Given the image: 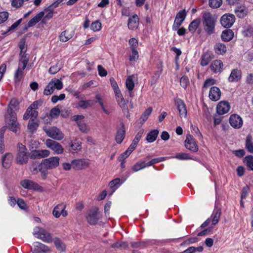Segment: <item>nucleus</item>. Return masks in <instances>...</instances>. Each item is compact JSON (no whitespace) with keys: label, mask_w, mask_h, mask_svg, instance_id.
I'll return each instance as SVG.
<instances>
[{"label":"nucleus","mask_w":253,"mask_h":253,"mask_svg":"<svg viewBox=\"0 0 253 253\" xmlns=\"http://www.w3.org/2000/svg\"><path fill=\"white\" fill-rule=\"evenodd\" d=\"M49 83L52 85V87L54 89L57 90L61 89L63 87V83L61 81V79H58L56 78H54L52 79Z\"/></svg>","instance_id":"obj_38"},{"label":"nucleus","mask_w":253,"mask_h":253,"mask_svg":"<svg viewBox=\"0 0 253 253\" xmlns=\"http://www.w3.org/2000/svg\"><path fill=\"white\" fill-rule=\"evenodd\" d=\"M152 111V108L151 107H149L142 114L141 117V119L143 121H145L151 114Z\"/></svg>","instance_id":"obj_56"},{"label":"nucleus","mask_w":253,"mask_h":253,"mask_svg":"<svg viewBox=\"0 0 253 253\" xmlns=\"http://www.w3.org/2000/svg\"><path fill=\"white\" fill-rule=\"evenodd\" d=\"M203 25L204 29L209 35L214 32L215 20L212 14L209 12H205L203 15Z\"/></svg>","instance_id":"obj_3"},{"label":"nucleus","mask_w":253,"mask_h":253,"mask_svg":"<svg viewBox=\"0 0 253 253\" xmlns=\"http://www.w3.org/2000/svg\"><path fill=\"white\" fill-rule=\"evenodd\" d=\"M189 79L186 76H183L181 78L180 80V84L181 86L184 88H186L189 84Z\"/></svg>","instance_id":"obj_57"},{"label":"nucleus","mask_w":253,"mask_h":253,"mask_svg":"<svg viewBox=\"0 0 253 253\" xmlns=\"http://www.w3.org/2000/svg\"><path fill=\"white\" fill-rule=\"evenodd\" d=\"M246 82L250 86H253V73L247 75L246 78Z\"/></svg>","instance_id":"obj_64"},{"label":"nucleus","mask_w":253,"mask_h":253,"mask_svg":"<svg viewBox=\"0 0 253 253\" xmlns=\"http://www.w3.org/2000/svg\"><path fill=\"white\" fill-rule=\"evenodd\" d=\"M45 144L47 148L54 151L57 154H61L63 153L64 149L63 147L56 141L48 139L46 140Z\"/></svg>","instance_id":"obj_10"},{"label":"nucleus","mask_w":253,"mask_h":253,"mask_svg":"<svg viewBox=\"0 0 253 253\" xmlns=\"http://www.w3.org/2000/svg\"><path fill=\"white\" fill-rule=\"evenodd\" d=\"M242 34L245 37L253 36V27L250 25H246L243 27Z\"/></svg>","instance_id":"obj_39"},{"label":"nucleus","mask_w":253,"mask_h":253,"mask_svg":"<svg viewBox=\"0 0 253 253\" xmlns=\"http://www.w3.org/2000/svg\"><path fill=\"white\" fill-rule=\"evenodd\" d=\"M17 205L22 210H26L27 209V206L25 201L22 199H17Z\"/></svg>","instance_id":"obj_58"},{"label":"nucleus","mask_w":253,"mask_h":253,"mask_svg":"<svg viewBox=\"0 0 253 253\" xmlns=\"http://www.w3.org/2000/svg\"><path fill=\"white\" fill-rule=\"evenodd\" d=\"M33 234L35 237L45 243H50L53 241L51 234L42 227H35L34 228Z\"/></svg>","instance_id":"obj_4"},{"label":"nucleus","mask_w":253,"mask_h":253,"mask_svg":"<svg viewBox=\"0 0 253 253\" xmlns=\"http://www.w3.org/2000/svg\"><path fill=\"white\" fill-rule=\"evenodd\" d=\"M40 101H34L26 110L23 115L24 120H28L31 119L34 120L38 116V112L37 109L39 106L41 105Z\"/></svg>","instance_id":"obj_5"},{"label":"nucleus","mask_w":253,"mask_h":253,"mask_svg":"<svg viewBox=\"0 0 253 253\" xmlns=\"http://www.w3.org/2000/svg\"><path fill=\"white\" fill-rule=\"evenodd\" d=\"M200 22L201 20L200 19H196L193 20L192 22L190 23V24L189 25V31L191 33H194L196 31L199 25H200Z\"/></svg>","instance_id":"obj_40"},{"label":"nucleus","mask_w":253,"mask_h":253,"mask_svg":"<svg viewBox=\"0 0 253 253\" xmlns=\"http://www.w3.org/2000/svg\"><path fill=\"white\" fill-rule=\"evenodd\" d=\"M78 125L81 131L83 132H87L89 131V127L84 122H78Z\"/></svg>","instance_id":"obj_55"},{"label":"nucleus","mask_w":253,"mask_h":253,"mask_svg":"<svg viewBox=\"0 0 253 253\" xmlns=\"http://www.w3.org/2000/svg\"><path fill=\"white\" fill-rule=\"evenodd\" d=\"M215 84L216 81L214 79L209 78L205 81L203 87L207 88Z\"/></svg>","instance_id":"obj_61"},{"label":"nucleus","mask_w":253,"mask_h":253,"mask_svg":"<svg viewBox=\"0 0 253 253\" xmlns=\"http://www.w3.org/2000/svg\"><path fill=\"white\" fill-rule=\"evenodd\" d=\"M247 165L251 170H253V156H248L245 157Z\"/></svg>","instance_id":"obj_53"},{"label":"nucleus","mask_w":253,"mask_h":253,"mask_svg":"<svg viewBox=\"0 0 253 253\" xmlns=\"http://www.w3.org/2000/svg\"><path fill=\"white\" fill-rule=\"evenodd\" d=\"M101 218L98 209L94 208L91 210L86 216L87 222L91 225L96 224L98 221Z\"/></svg>","instance_id":"obj_9"},{"label":"nucleus","mask_w":253,"mask_h":253,"mask_svg":"<svg viewBox=\"0 0 253 253\" xmlns=\"http://www.w3.org/2000/svg\"><path fill=\"white\" fill-rule=\"evenodd\" d=\"M214 50L217 54L222 55L226 52L227 48L224 43L219 42L215 45Z\"/></svg>","instance_id":"obj_35"},{"label":"nucleus","mask_w":253,"mask_h":253,"mask_svg":"<svg viewBox=\"0 0 253 253\" xmlns=\"http://www.w3.org/2000/svg\"><path fill=\"white\" fill-rule=\"evenodd\" d=\"M42 165L38 161L33 162L30 168L31 172L34 174H37L39 171H41Z\"/></svg>","instance_id":"obj_31"},{"label":"nucleus","mask_w":253,"mask_h":253,"mask_svg":"<svg viewBox=\"0 0 253 253\" xmlns=\"http://www.w3.org/2000/svg\"><path fill=\"white\" fill-rule=\"evenodd\" d=\"M66 209V205L64 203H60L56 205L52 211V214L56 218H59L61 215L66 217L68 212Z\"/></svg>","instance_id":"obj_13"},{"label":"nucleus","mask_w":253,"mask_h":253,"mask_svg":"<svg viewBox=\"0 0 253 253\" xmlns=\"http://www.w3.org/2000/svg\"><path fill=\"white\" fill-rule=\"evenodd\" d=\"M241 71L238 69H234L232 70L228 80L230 83H237L241 79Z\"/></svg>","instance_id":"obj_19"},{"label":"nucleus","mask_w":253,"mask_h":253,"mask_svg":"<svg viewBox=\"0 0 253 253\" xmlns=\"http://www.w3.org/2000/svg\"><path fill=\"white\" fill-rule=\"evenodd\" d=\"M184 143L185 147L189 150L193 152L198 151V146L191 135H187Z\"/></svg>","instance_id":"obj_14"},{"label":"nucleus","mask_w":253,"mask_h":253,"mask_svg":"<svg viewBox=\"0 0 253 253\" xmlns=\"http://www.w3.org/2000/svg\"><path fill=\"white\" fill-rule=\"evenodd\" d=\"M138 143L134 142L133 141L132 142L131 144L130 145L127 149L124 152L123 154L121 155L119 157V161H123L125 159H126L128 156L130 155L131 152L135 149L137 146Z\"/></svg>","instance_id":"obj_25"},{"label":"nucleus","mask_w":253,"mask_h":253,"mask_svg":"<svg viewBox=\"0 0 253 253\" xmlns=\"http://www.w3.org/2000/svg\"><path fill=\"white\" fill-rule=\"evenodd\" d=\"M235 14L240 18H244L247 14L248 11L244 6L237 7L234 10Z\"/></svg>","instance_id":"obj_36"},{"label":"nucleus","mask_w":253,"mask_h":253,"mask_svg":"<svg viewBox=\"0 0 253 253\" xmlns=\"http://www.w3.org/2000/svg\"><path fill=\"white\" fill-rule=\"evenodd\" d=\"M234 37V32L230 29L223 31L221 35L222 40L224 42L231 41Z\"/></svg>","instance_id":"obj_30"},{"label":"nucleus","mask_w":253,"mask_h":253,"mask_svg":"<svg viewBox=\"0 0 253 253\" xmlns=\"http://www.w3.org/2000/svg\"><path fill=\"white\" fill-rule=\"evenodd\" d=\"M221 215V210L220 209L214 210L211 215L212 224L216 225L219 221Z\"/></svg>","instance_id":"obj_32"},{"label":"nucleus","mask_w":253,"mask_h":253,"mask_svg":"<svg viewBox=\"0 0 253 253\" xmlns=\"http://www.w3.org/2000/svg\"><path fill=\"white\" fill-rule=\"evenodd\" d=\"M159 132V131L158 129L151 131L146 136V140L149 143L154 142L157 138Z\"/></svg>","instance_id":"obj_37"},{"label":"nucleus","mask_w":253,"mask_h":253,"mask_svg":"<svg viewBox=\"0 0 253 253\" xmlns=\"http://www.w3.org/2000/svg\"><path fill=\"white\" fill-rule=\"evenodd\" d=\"M52 86V85H51V84L49 83L44 89V94L45 95H49L52 94L54 91V89Z\"/></svg>","instance_id":"obj_51"},{"label":"nucleus","mask_w":253,"mask_h":253,"mask_svg":"<svg viewBox=\"0 0 253 253\" xmlns=\"http://www.w3.org/2000/svg\"><path fill=\"white\" fill-rule=\"evenodd\" d=\"M131 54L129 56V60L131 62H135L139 57L138 52L136 49H132Z\"/></svg>","instance_id":"obj_52"},{"label":"nucleus","mask_w":253,"mask_h":253,"mask_svg":"<svg viewBox=\"0 0 253 253\" xmlns=\"http://www.w3.org/2000/svg\"><path fill=\"white\" fill-rule=\"evenodd\" d=\"M60 113V111L59 109L54 107L51 110L50 112V116L53 118H55L59 116Z\"/></svg>","instance_id":"obj_62"},{"label":"nucleus","mask_w":253,"mask_h":253,"mask_svg":"<svg viewBox=\"0 0 253 253\" xmlns=\"http://www.w3.org/2000/svg\"><path fill=\"white\" fill-rule=\"evenodd\" d=\"M46 134L50 137L56 140H61L64 138V134L61 131L56 127L43 128Z\"/></svg>","instance_id":"obj_7"},{"label":"nucleus","mask_w":253,"mask_h":253,"mask_svg":"<svg viewBox=\"0 0 253 253\" xmlns=\"http://www.w3.org/2000/svg\"><path fill=\"white\" fill-rule=\"evenodd\" d=\"M74 34L73 30L67 29L60 34L59 36V40L63 42H66L73 38Z\"/></svg>","instance_id":"obj_23"},{"label":"nucleus","mask_w":253,"mask_h":253,"mask_svg":"<svg viewBox=\"0 0 253 253\" xmlns=\"http://www.w3.org/2000/svg\"><path fill=\"white\" fill-rule=\"evenodd\" d=\"M20 185L24 188L39 191L42 190V187L38 184L28 179L22 180L20 182Z\"/></svg>","instance_id":"obj_16"},{"label":"nucleus","mask_w":253,"mask_h":253,"mask_svg":"<svg viewBox=\"0 0 253 253\" xmlns=\"http://www.w3.org/2000/svg\"><path fill=\"white\" fill-rule=\"evenodd\" d=\"M223 63L220 60L213 61L210 65L211 70L214 73H219L222 71Z\"/></svg>","instance_id":"obj_24"},{"label":"nucleus","mask_w":253,"mask_h":253,"mask_svg":"<svg viewBox=\"0 0 253 253\" xmlns=\"http://www.w3.org/2000/svg\"><path fill=\"white\" fill-rule=\"evenodd\" d=\"M230 109L229 103L224 101L219 102L216 106L217 113L219 115H223L227 113Z\"/></svg>","instance_id":"obj_17"},{"label":"nucleus","mask_w":253,"mask_h":253,"mask_svg":"<svg viewBox=\"0 0 253 253\" xmlns=\"http://www.w3.org/2000/svg\"><path fill=\"white\" fill-rule=\"evenodd\" d=\"M187 15L185 9L179 11L175 16L174 23L172 25V30L176 31L184 21Z\"/></svg>","instance_id":"obj_11"},{"label":"nucleus","mask_w":253,"mask_h":253,"mask_svg":"<svg viewBox=\"0 0 253 253\" xmlns=\"http://www.w3.org/2000/svg\"><path fill=\"white\" fill-rule=\"evenodd\" d=\"M175 105L179 111L180 117L185 118L187 116V109L183 101L180 99L175 100Z\"/></svg>","instance_id":"obj_22"},{"label":"nucleus","mask_w":253,"mask_h":253,"mask_svg":"<svg viewBox=\"0 0 253 253\" xmlns=\"http://www.w3.org/2000/svg\"><path fill=\"white\" fill-rule=\"evenodd\" d=\"M6 126L13 132H16V99L11 100L5 115Z\"/></svg>","instance_id":"obj_2"},{"label":"nucleus","mask_w":253,"mask_h":253,"mask_svg":"<svg viewBox=\"0 0 253 253\" xmlns=\"http://www.w3.org/2000/svg\"><path fill=\"white\" fill-rule=\"evenodd\" d=\"M127 25L129 29L132 30L136 29L139 25V18L138 16L135 15L130 18L128 20Z\"/></svg>","instance_id":"obj_26"},{"label":"nucleus","mask_w":253,"mask_h":253,"mask_svg":"<svg viewBox=\"0 0 253 253\" xmlns=\"http://www.w3.org/2000/svg\"><path fill=\"white\" fill-rule=\"evenodd\" d=\"M125 128L123 124L121 125L120 128L118 130L116 136V141L118 143H121L125 137Z\"/></svg>","instance_id":"obj_28"},{"label":"nucleus","mask_w":253,"mask_h":253,"mask_svg":"<svg viewBox=\"0 0 253 253\" xmlns=\"http://www.w3.org/2000/svg\"><path fill=\"white\" fill-rule=\"evenodd\" d=\"M39 124L34 121H30L28 123V130L31 133H34L38 129Z\"/></svg>","instance_id":"obj_41"},{"label":"nucleus","mask_w":253,"mask_h":253,"mask_svg":"<svg viewBox=\"0 0 253 253\" xmlns=\"http://www.w3.org/2000/svg\"><path fill=\"white\" fill-rule=\"evenodd\" d=\"M25 39H22L20 40L19 44L20 49V60L19 67L17 69V82L20 81L23 77V70L25 69L28 62L29 61V56L25 53L27 51V47L25 45Z\"/></svg>","instance_id":"obj_1"},{"label":"nucleus","mask_w":253,"mask_h":253,"mask_svg":"<svg viewBox=\"0 0 253 253\" xmlns=\"http://www.w3.org/2000/svg\"><path fill=\"white\" fill-rule=\"evenodd\" d=\"M59 164V158L52 157L44 160L43 165L46 169H52L58 166Z\"/></svg>","instance_id":"obj_15"},{"label":"nucleus","mask_w":253,"mask_h":253,"mask_svg":"<svg viewBox=\"0 0 253 253\" xmlns=\"http://www.w3.org/2000/svg\"><path fill=\"white\" fill-rule=\"evenodd\" d=\"M50 251L48 246L40 243L35 242L32 250L33 253H46Z\"/></svg>","instance_id":"obj_18"},{"label":"nucleus","mask_w":253,"mask_h":253,"mask_svg":"<svg viewBox=\"0 0 253 253\" xmlns=\"http://www.w3.org/2000/svg\"><path fill=\"white\" fill-rule=\"evenodd\" d=\"M246 147L250 153H253V144L250 136H248L247 138Z\"/></svg>","instance_id":"obj_50"},{"label":"nucleus","mask_w":253,"mask_h":253,"mask_svg":"<svg viewBox=\"0 0 253 253\" xmlns=\"http://www.w3.org/2000/svg\"><path fill=\"white\" fill-rule=\"evenodd\" d=\"M209 96L210 99L213 101L218 100L221 97L220 89L216 86L211 87L209 91Z\"/></svg>","instance_id":"obj_21"},{"label":"nucleus","mask_w":253,"mask_h":253,"mask_svg":"<svg viewBox=\"0 0 253 253\" xmlns=\"http://www.w3.org/2000/svg\"><path fill=\"white\" fill-rule=\"evenodd\" d=\"M70 147H71L73 151L77 152L80 151L81 149V142L75 141L74 142L71 143Z\"/></svg>","instance_id":"obj_49"},{"label":"nucleus","mask_w":253,"mask_h":253,"mask_svg":"<svg viewBox=\"0 0 253 253\" xmlns=\"http://www.w3.org/2000/svg\"><path fill=\"white\" fill-rule=\"evenodd\" d=\"M128 42L130 45L131 50L136 49L138 46V42L136 39L135 38H131L129 39Z\"/></svg>","instance_id":"obj_60"},{"label":"nucleus","mask_w":253,"mask_h":253,"mask_svg":"<svg viewBox=\"0 0 253 253\" xmlns=\"http://www.w3.org/2000/svg\"><path fill=\"white\" fill-rule=\"evenodd\" d=\"M44 12L41 11L36 15L32 19H31L28 23V27H32L35 26L40 21H41L44 16Z\"/></svg>","instance_id":"obj_27"},{"label":"nucleus","mask_w":253,"mask_h":253,"mask_svg":"<svg viewBox=\"0 0 253 253\" xmlns=\"http://www.w3.org/2000/svg\"><path fill=\"white\" fill-rule=\"evenodd\" d=\"M235 21V16L230 13L225 14L220 18V23L224 28L231 27Z\"/></svg>","instance_id":"obj_12"},{"label":"nucleus","mask_w":253,"mask_h":253,"mask_svg":"<svg viewBox=\"0 0 253 253\" xmlns=\"http://www.w3.org/2000/svg\"><path fill=\"white\" fill-rule=\"evenodd\" d=\"M44 16L42 19V23H45L46 21L51 19L53 15V10L50 9H45Z\"/></svg>","instance_id":"obj_42"},{"label":"nucleus","mask_w":253,"mask_h":253,"mask_svg":"<svg viewBox=\"0 0 253 253\" xmlns=\"http://www.w3.org/2000/svg\"><path fill=\"white\" fill-rule=\"evenodd\" d=\"M65 98V94L64 93L60 94L59 96L53 95L52 96L51 100L52 103H56L59 100H63Z\"/></svg>","instance_id":"obj_54"},{"label":"nucleus","mask_w":253,"mask_h":253,"mask_svg":"<svg viewBox=\"0 0 253 253\" xmlns=\"http://www.w3.org/2000/svg\"><path fill=\"white\" fill-rule=\"evenodd\" d=\"M211 60V56L209 54L206 53L202 56L201 60V65L202 66H206L210 63Z\"/></svg>","instance_id":"obj_47"},{"label":"nucleus","mask_w":253,"mask_h":253,"mask_svg":"<svg viewBox=\"0 0 253 253\" xmlns=\"http://www.w3.org/2000/svg\"><path fill=\"white\" fill-rule=\"evenodd\" d=\"M136 75H132L129 76L126 79V87L129 91H131L133 89L134 86V80L136 79Z\"/></svg>","instance_id":"obj_29"},{"label":"nucleus","mask_w":253,"mask_h":253,"mask_svg":"<svg viewBox=\"0 0 253 253\" xmlns=\"http://www.w3.org/2000/svg\"><path fill=\"white\" fill-rule=\"evenodd\" d=\"M175 158L177 159L181 160H188L191 159L188 154L184 153H180L176 154L175 156Z\"/></svg>","instance_id":"obj_59"},{"label":"nucleus","mask_w":253,"mask_h":253,"mask_svg":"<svg viewBox=\"0 0 253 253\" xmlns=\"http://www.w3.org/2000/svg\"><path fill=\"white\" fill-rule=\"evenodd\" d=\"M203 251V248L202 246L198 247H190L181 253H195L196 252H202Z\"/></svg>","instance_id":"obj_44"},{"label":"nucleus","mask_w":253,"mask_h":253,"mask_svg":"<svg viewBox=\"0 0 253 253\" xmlns=\"http://www.w3.org/2000/svg\"><path fill=\"white\" fill-rule=\"evenodd\" d=\"M12 159V155L10 153L6 154L2 159V166L5 168H8L11 165Z\"/></svg>","instance_id":"obj_33"},{"label":"nucleus","mask_w":253,"mask_h":253,"mask_svg":"<svg viewBox=\"0 0 253 253\" xmlns=\"http://www.w3.org/2000/svg\"><path fill=\"white\" fill-rule=\"evenodd\" d=\"M102 27V24L101 22L98 21H95L92 22L90 26V29L94 32L99 31L101 30Z\"/></svg>","instance_id":"obj_48"},{"label":"nucleus","mask_w":253,"mask_h":253,"mask_svg":"<svg viewBox=\"0 0 253 253\" xmlns=\"http://www.w3.org/2000/svg\"><path fill=\"white\" fill-rule=\"evenodd\" d=\"M90 164V161L87 159H78L72 161V168L78 170L87 169Z\"/></svg>","instance_id":"obj_8"},{"label":"nucleus","mask_w":253,"mask_h":253,"mask_svg":"<svg viewBox=\"0 0 253 253\" xmlns=\"http://www.w3.org/2000/svg\"><path fill=\"white\" fill-rule=\"evenodd\" d=\"M54 244L58 251L63 252L65 250V244L59 238L55 239Z\"/></svg>","instance_id":"obj_43"},{"label":"nucleus","mask_w":253,"mask_h":253,"mask_svg":"<svg viewBox=\"0 0 253 253\" xmlns=\"http://www.w3.org/2000/svg\"><path fill=\"white\" fill-rule=\"evenodd\" d=\"M61 69V67L58 65V63L51 67L48 70L50 74H55L57 73Z\"/></svg>","instance_id":"obj_63"},{"label":"nucleus","mask_w":253,"mask_h":253,"mask_svg":"<svg viewBox=\"0 0 253 253\" xmlns=\"http://www.w3.org/2000/svg\"><path fill=\"white\" fill-rule=\"evenodd\" d=\"M27 149L22 144H18L17 147V163L20 165L26 164L28 161V153L26 152Z\"/></svg>","instance_id":"obj_6"},{"label":"nucleus","mask_w":253,"mask_h":253,"mask_svg":"<svg viewBox=\"0 0 253 253\" xmlns=\"http://www.w3.org/2000/svg\"><path fill=\"white\" fill-rule=\"evenodd\" d=\"M222 3V0H209V6L212 8H217L219 7Z\"/></svg>","instance_id":"obj_46"},{"label":"nucleus","mask_w":253,"mask_h":253,"mask_svg":"<svg viewBox=\"0 0 253 253\" xmlns=\"http://www.w3.org/2000/svg\"><path fill=\"white\" fill-rule=\"evenodd\" d=\"M145 161H141L136 163L132 168L133 171L136 172L145 168Z\"/></svg>","instance_id":"obj_45"},{"label":"nucleus","mask_w":253,"mask_h":253,"mask_svg":"<svg viewBox=\"0 0 253 253\" xmlns=\"http://www.w3.org/2000/svg\"><path fill=\"white\" fill-rule=\"evenodd\" d=\"M230 124L234 128H240L243 125V120L241 117L237 115H232L230 117Z\"/></svg>","instance_id":"obj_20"},{"label":"nucleus","mask_w":253,"mask_h":253,"mask_svg":"<svg viewBox=\"0 0 253 253\" xmlns=\"http://www.w3.org/2000/svg\"><path fill=\"white\" fill-rule=\"evenodd\" d=\"M95 102H96L93 100H82L79 102L78 103V107L84 109L93 106L95 103Z\"/></svg>","instance_id":"obj_34"}]
</instances>
